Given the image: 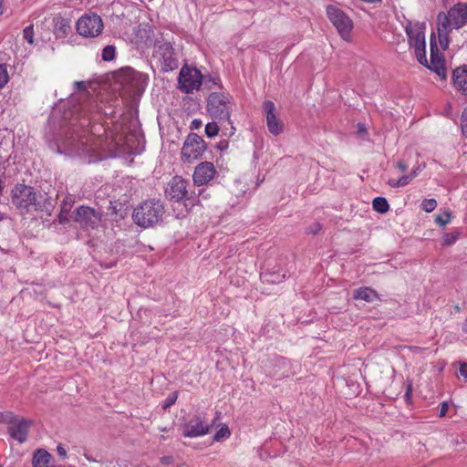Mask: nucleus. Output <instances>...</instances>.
I'll return each mask as SVG.
<instances>
[{
    "instance_id": "f257e3e1",
    "label": "nucleus",
    "mask_w": 467,
    "mask_h": 467,
    "mask_svg": "<svg viewBox=\"0 0 467 467\" xmlns=\"http://www.w3.org/2000/svg\"><path fill=\"white\" fill-rule=\"evenodd\" d=\"M101 113L95 101L75 106L70 120L71 133L64 141V147L70 155L88 158V162L101 160L104 157V139L101 132H105L100 119Z\"/></svg>"
},
{
    "instance_id": "f03ea898",
    "label": "nucleus",
    "mask_w": 467,
    "mask_h": 467,
    "mask_svg": "<svg viewBox=\"0 0 467 467\" xmlns=\"http://www.w3.org/2000/svg\"><path fill=\"white\" fill-rule=\"evenodd\" d=\"M467 24V3L459 2L447 13L437 16V31L441 47L448 48L452 29H460Z\"/></svg>"
},
{
    "instance_id": "7ed1b4c3",
    "label": "nucleus",
    "mask_w": 467,
    "mask_h": 467,
    "mask_svg": "<svg viewBox=\"0 0 467 467\" xmlns=\"http://www.w3.org/2000/svg\"><path fill=\"white\" fill-rule=\"evenodd\" d=\"M207 111L211 118L217 122L232 124L230 119L233 112L232 97L223 92L211 93L207 99ZM231 129L234 130L233 125H231Z\"/></svg>"
},
{
    "instance_id": "20e7f679",
    "label": "nucleus",
    "mask_w": 467,
    "mask_h": 467,
    "mask_svg": "<svg viewBox=\"0 0 467 467\" xmlns=\"http://www.w3.org/2000/svg\"><path fill=\"white\" fill-rule=\"evenodd\" d=\"M164 214V206L159 200H148L140 203L133 212L132 217L140 227H151L158 223Z\"/></svg>"
},
{
    "instance_id": "39448f33",
    "label": "nucleus",
    "mask_w": 467,
    "mask_h": 467,
    "mask_svg": "<svg viewBox=\"0 0 467 467\" xmlns=\"http://www.w3.org/2000/svg\"><path fill=\"white\" fill-rule=\"evenodd\" d=\"M426 24L419 21H407L404 26L408 42L410 47L414 48L415 56L421 65H427L426 42H425Z\"/></svg>"
},
{
    "instance_id": "423d86ee",
    "label": "nucleus",
    "mask_w": 467,
    "mask_h": 467,
    "mask_svg": "<svg viewBox=\"0 0 467 467\" xmlns=\"http://www.w3.org/2000/svg\"><path fill=\"white\" fill-rule=\"evenodd\" d=\"M41 198L42 196L38 197L32 187L25 184H16L12 190V202L20 210H42Z\"/></svg>"
},
{
    "instance_id": "0eeeda50",
    "label": "nucleus",
    "mask_w": 467,
    "mask_h": 467,
    "mask_svg": "<svg viewBox=\"0 0 467 467\" xmlns=\"http://www.w3.org/2000/svg\"><path fill=\"white\" fill-rule=\"evenodd\" d=\"M1 423L7 425L8 434L19 443H25L27 441L29 429L33 425L31 420L16 415L12 411H5Z\"/></svg>"
},
{
    "instance_id": "6e6552de",
    "label": "nucleus",
    "mask_w": 467,
    "mask_h": 467,
    "mask_svg": "<svg viewBox=\"0 0 467 467\" xmlns=\"http://www.w3.org/2000/svg\"><path fill=\"white\" fill-rule=\"evenodd\" d=\"M123 89L130 95L136 96L144 92L149 78L147 75L127 67L118 77Z\"/></svg>"
},
{
    "instance_id": "1a4fd4ad",
    "label": "nucleus",
    "mask_w": 467,
    "mask_h": 467,
    "mask_svg": "<svg viewBox=\"0 0 467 467\" xmlns=\"http://www.w3.org/2000/svg\"><path fill=\"white\" fill-rule=\"evenodd\" d=\"M327 16L329 21L337 28L344 40H349L353 29V22L340 8L336 5L327 6Z\"/></svg>"
},
{
    "instance_id": "9d476101",
    "label": "nucleus",
    "mask_w": 467,
    "mask_h": 467,
    "mask_svg": "<svg viewBox=\"0 0 467 467\" xmlns=\"http://www.w3.org/2000/svg\"><path fill=\"white\" fill-rule=\"evenodd\" d=\"M103 22L99 16L95 13L83 15L76 24L77 32L85 37H96L103 30Z\"/></svg>"
},
{
    "instance_id": "9b49d317",
    "label": "nucleus",
    "mask_w": 467,
    "mask_h": 467,
    "mask_svg": "<svg viewBox=\"0 0 467 467\" xmlns=\"http://www.w3.org/2000/svg\"><path fill=\"white\" fill-rule=\"evenodd\" d=\"M179 88L184 93H192L194 90H199L202 83V73L193 67L183 66L181 68L178 78Z\"/></svg>"
},
{
    "instance_id": "f8f14e48",
    "label": "nucleus",
    "mask_w": 467,
    "mask_h": 467,
    "mask_svg": "<svg viewBox=\"0 0 467 467\" xmlns=\"http://www.w3.org/2000/svg\"><path fill=\"white\" fill-rule=\"evenodd\" d=\"M205 150V142L199 135L191 133L186 138L182 149V159L185 162H192L198 160Z\"/></svg>"
},
{
    "instance_id": "ddd939ff",
    "label": "nucleus",
    "mask_w": 467,
    "mask_h": 467,
    "mask_svg": "<svg viewBox=\"0 0 467 467\" xmlns=\"http://www.w3.org/2000/svg\"><path fill=\"white\" fill-rule=\"evenodd\" d=\"M210 424L206 421L204 416L194 415L184 426L182 435L188 438H196L204 436L210 431Z\"/></svg>"
},
{
    "instance_id": "4468645a",
    "label": "nucleus",
    "mask_w": 467,
    "mask_h": 467,
    "mask_svg": "<svg viewBox=\"0 0 467 467\" xmlns=\"http://www.w3.org/2000/svg\"><path fill=\"white\" fill-rule=\"evenodd\" d=\"M263 109L265 114L269 132L274 136L281 134L284 131V123L277 117L275 103L271 100H265L263 103Z\"/></svg>"
},
{
    "instance_id": "2eb2a0df",
    "label": "nucleus",
    "mask_w": 467,
    "mask_h": 467,
    "mask_svg": "<svg viewBox=\"0 0 467 467\" xmlns=\"http://www.w3.org/2000/svg\"><path fill=\"white\" fill-rule=\"evenodd\" d=\"M76 221L86 229H94L101 221V213L90 207L80 206L76 212Z\"/></svg>"
},
{
    "instance_id": "dca6fc26",
    "label": "nucleus",
    "mask_w": 467,
    "mask_h": 467,
    "mask_svg": "<svg viewBox=\"0 0 467 467\" xmlns=\"http://www.w3.org/2000/svg\"><path fill=\"white\" fill-rule=\"evenodd\" d=\"M188 182L180 176L173 177L165 190L166 196L171 200L179 202L190 199L187 191Z\"/></svg>"
},
{
    "instance_id": "f3484780",
    "label": "nucleus",
    "mask_w": 467,
    "mask_h": 467,
    "mask_svg": "<svg viewBox=\"0 0 467 467\" xmlns=\"http://www.w3.org/2000/svg\"><path fill=\"white\" fill-rule=\"evenodd\" d=\"M216 174L217 171L213 163L210 161H202L195 167L192 180L195 185L202 186L213 181Z\"/></svg>"
},
{
    "instance_id": "a211bd4d",
    "label": "nucleus",
    "mask_w": 467,
    "mask_h": 467,
    "mask_svg": "<svg viewBox=\"0 0 467 467\" xmlns=\"http://www.w3.org/2000/svg\"><path fill=\"white\" fill-rule=\"evenodd\" d=\"M452 84L456 90L463 95H467V65L453 70Z\"/></svg>"
},
{
    "instance_id": "6ab92c4d",
    "label": "nucleus",
    "mask_w": 467,
    "mask_h": 467,
    "mask_svg": "<svg viewBox=\"0 0 467 467\" xmlns=\"http://www.w3.org/2000/svg\"><path fill=\"white\" fill-rule=\"evenodd\" d=\"M51 454L45 449H37L32 459L33 467H55L51 462Z\"/></svg>"
},
{
    "instance_id": "aec40b11",
    "label": "nucleus",
    "mask_w": 467,
    "mask_h": 467,
    "mask_svg": "<svg viewBox=\"0 0 467 467\" xmlns=\"http://www.w3.org/2000/svg\"><path fill=\"white\" fill-rule=\"evenodd\" d=\"M353 298L356 300H363L368 303H372L379 299V295L374 289L368 286H364L354 290Z\"/></svg>"
},
{
    "instance_id": "412c9836",
    "label": "nucleus",
    "mask_w": 467,
    "mask_h": 467,
    "mask_svg": "<svg viewBox=\"0 0 467 467\" xmlns=\"http://www.w3.org/2000/svg\"><path fill=\"white\" fill-rule=\"evenodd\" d=\"M158 53L161 56L165 67L172 69L176 66L173 58L172 47L169 44L160 46Z\"/></svg>"
},
{
    "instance_id": "4be33fe9",
    "label": "nucleus",
    "mask_w": 467,
    "mask_h": 467,
    "mask_svg": "<svg viewBox=\"0 0 467 467\" xmlns=\"http://www.w3.org/2000/svg\"><path fill=\"white\" fill-rule=\"evenodd\" d=\"M419 174L416 171L411 170V171L409 174L403 175V176L400 177L399 179L388 180V184L393 188L404 187V186L408 185Z\"/></svg>"
},
{
    "instance_id": "5701e85b",
    "label": "nucleus",
    "mask_w": 467,
    "mask_h": 467,
    "mask_svg": "<svg viewBox=\"0 0 467 467\" xmlns=\"http://www.w3.org/2000/svg\"><path fill=\"white\" fill-rule=\"evenodd\" d=\"M289 365L288 359L283 357L276 358V378H285L289 376Z\"/></svg>"
},
{
    "instance_id": "b1692460",
    "label": "nucleus",
    "mask_w": 467,
    "mask_h": 467,
    "mask_svg": "<svg viewBox=\"0 0 467 467\" xmlns=\"http://www.w3.org/2000/svg\"><path fill=\"white\" fill-rule=\"evenodd\" d=\"M429 68L435 71L437 75L441 78H446V68L440 59H435L433 57V51L431 50V66Z\"/></svg>"
},
{
    "instance_id": "393cba45",
    "label": "nucleus",
    "mask_w": 467,
    "mask_h": 467,
    "mask_svg": "<svg viewBox=\"0 0 467 467\" xmlns=\"http://www.w3.org/2000/svg\"><path fill=\"white\" fill-rule=\"evenodd\" d=\"M373 209L380 213H385L389 211V205L384 197H376L372 202Z\"/></svg>"
},
{
    "instance_id": "a878e982",
    "label": "nucleus",
    "mask_w": 467,
    "mask_h": 467,
    "mask_svg": "<svg viewBox=\"0 0 467 467\" xmlns=\"http://www.w3.org/2000/svg\"><path fill=\"white\" fill-rule=\"evenodd\" d=\"M231 435L229 427L226 424H222L219 430L215 432L213 440L215 441H223L228 439Z\"/></svg>"
},
{
    "instance_id": "bb28decb",
    "label": "nucleus",
    "mask_w": 467,
    "mask_h": 467,
    "mask_svg": "<svg viewBox=\"0 0 467 467\" xmlns=\"http://www.w3.org/2000/svg\"><path fill=\"white\" fill-rule=\"evenodd\" d=\"M69 28L70 26L69 21L67 19L62 17H58L56 19L55 30L57 33H62L63 35H66Z\"/></svg>"
},
{
    "instance_id": "cd10ccee",
    "label": "nucleus",
    "mask_w": 467,
    "mask_h": 467,
    "mask_svg": "<svg viewBox=\"0 0 467 467\" xmlns=\"http://www.w3.org/2000/svg\"><path fill=\"white\" fill-rule=\"evenodd\" d=\"M460 235V230H454L451 233H446L443 234L442 244L445 245H451L459 239Z\"/></svg>"
},
{
    "instance_id": "c85d7f7f",
    "label": "nucleus",
    "mask_w": 467,
    "mask_h": 467,
    "mask_svg": "<svg viewBox=\"0 0 467 467\" xmlns=\"http://www.w3.org/2000/svg\"><path fill=\"white\" fill-rule=\"evenodd\" d=\"M285 274L276 275V273L274 272V273H265V274H264L262 275V278L265 282L276 284V283H280L285 278Z\"/></svg>"
},
{
    "instance_id": "c756f323",
    "label": "nucleus",
    "mask_w": 467,
    "mask_h": 467,
    "mask_svg": "<svg viewBox=\"0 0 467 467\" xmlns=\"http://www.w3.org/2000/svg\"><path fill=\"white\" fill-rule=\"evenodd\" d=\"M115 53H116V49H115L114 46H111V45L107 46L102 50V54H101L102 59L104 61H111L115 57Z\"/></svg>"
},
{
    "instance_id": "7c9ffc66",
    "label": "nucleus",
    "mask_w": 467,
    "mask_h": 467,
    "mask_svg": "<svg viewBox=\"0 0 467 467\" xmlns=\"http://www.w3.org/2000/svg\"><path fill=\"white\" fill-rule=\"evenodd\" d=\"M9 78L7 66L0 64V90L8 83Z\"/></svg>"
},
{
    "instance_id": "2f4dec72",
    "label": "nucleus",
    "mask_w": 467,
    "mask_h": 467,
    "mask_svg": "<svg viewBox=\"0 0 467 467\" xmlns=\"http://www.w3.org/2000/svg\"><path fill=\"white\" fill-rule=\"evenodd\" d=\"M437 207V201L435 199H424L420 204V208L426 213H431Z\"/></svg>"
},
{
    "instance_id": "473e14b6",
    "label": "nucleus",
    "mask_w": 467,
    "mask_h": 467,
    "mask_svg": "<svg viewBox=\"0 0 467 467\" xmlns=\"http://www.w3.org/2000/svg\"><path fill=\"white\" fill-rule=\"evenodd\" d=\"M219 132V126L216 121H212L206 124L205 126V134L209 138H213L216 136Z\"/></svg>"
},
{
    "instance_id": "72a5a7b5",
    "label": "nucleus",
    "mask_w": 467,
    "mask_h": 467,
    "mask_svg": "<svg viewBox=\"0 0 467 467\" xmlns=\"http://www.w3.org/2000/svg\"><path fill=\"white\" fill-rule=\"evenodd\" d=\"M451 213L449 212H443L442 213L437 215L436 217V223H439L441 226H445L447 223L451 222Z\"/></svg>"
},
{
    "instance_id": "f704fd0d",
    "label": "nucleus",
    "mask_w": 467,
    "mask_h": 467,
    "mask_svg": "<svg viewBox=\"0 0 467 467\" xmlns=\"http://www.w3.org/2000/svg\"><path fill=\"white\" fill-rule=\"evenodd\" d=\"M178 399V392L174 391L168 395V397L165 399L164 403L162 405V408L164 410L168 409L171 405H173Z\"/></svg>"
},
{
    "instance_id": "c9c22d12",
    "label": "nucleus",
    "mask_w": 467,
    "mask_h": 467,
    "mask_svg": "<svg viewBox=\"0 0 467 467\" xmlns=\"http://www.w3.org/2000/svg\"><path fill=\"white\" fill-rule=\"evenodd\" d=\"M23 36L24 38L29 43L33 44L34 42V29L32 26H26L23 30Z\"/></svg>"
},
{
    "instance_id": "e433bc0d",
    "label": "nucleus",
    "mask_w": 467,
    "mask_h": 467,
    "mask_svg": "<svg viewBox=\"0 0 467 467\" xmlns=\"http://www.w3.org/2000/svg\"><path fill=\"white\" fill-rule=\"evenodd\" d=\"M461 120L462 132L467 137V108L463 110Z\"/></svg>"
},
{
    "instance_id": "4c0bfd02",
    "label": "nucleus",
    "mask_w": 467,
    "mask_h": 467,
    "mask_svg": "<svg viewBox=\"0 0 467 467\" xmlns=\"http://www.w3.org/2000/svg\"><path fill=\"white\" fill-rule=\"evenodd\" d=\"M459 377L467 379V363H462L459 368Z\"/></svg>"
},
{
    "instance_id": "58836bf2",
    "label": "nucleus",
    "mask_w": 467,
    "mask_h": 467,
    "mask_svg": "<svg viewBox=\"0 0 467 467\" xmlns=\"http://www.w3.org/2000/svg\"><path fill=\"white\" fill-rule=\"evenodd\" d=\"M321 230V224L319 223H315L308 230L307 233L316 234Z\"/></svg>"
},
{
    "instance_id": "ea45409f",
    "label": "nucleus",
    "mask_w": 467,
    "mask_h": 467,
    "mask_svg": "<svg viewBox=\"0 0 467 467\" xmlns=\"http://www.w3.org/2000/svg\"><path fill=\"white\" fill-rule=\"evenodd\" d=\"M426 167L425 162H417L414 167L412 168V171H416L418 174H420Z\"/></svg>"
},
{
    "instance_id": "a19ab883",
    "label": "nucleus",
    "mask_w": 467,
    "mask_h": 467,
    "mask_svg": "<svg viewBox=\"0 0 467 467\" xmlns=\"http://www.w3.org/2000/svg\"><path fill=\"white\" fill-rule=\"evenodd\" d=\"M449 405L447 402H442L440 409V417H444L448 411Z\"/></svg>"
},
{
    "instance_id": "79ce46f5",
    "label": "nucleus",
    "mask_w": 467,
    "mask_h": 467,
    "mask_svg": "<svg viewBox=\"0 0 467 467\" xmlns=\"http://www.w3.org/2000/svg\"><path fill=\"white\" fill-rule=\"evenodd\" d=\"M396 167L402 172L406 171L408 169L407 163L401 160L397 162Z\"/></svg>"
},
{
    "instance_id": "37998d69",
    "label": "nucleus",
    "mask_w": 467,
    "mask_h": 467,
    "mask_svg": "<svg viewBox=\"0 0 467 467\" xmlns=\"http://www.w3.org/2000/svg\"><path fill=\"white\" fill-rule=\"evenodd\" d=\"M161 462L165 465H169L173 462V458L171 456H163L161 458Z\"/></svg>"
},
{
    "instance_id": "c03bdc74",
    "label": "nucleus",
    "mask_w": 467,
    "mask_h": 467,
    "mask_svg": "<svg viewBox=\"0 0 467 467\" xmlns=\"http://www.w3.org/2000/svg\"><path fill=\"white\" fill-rule=\"evenodd\" d=\"M57 451L58 455L61 457H65L67 455V451L61 444L57 446Z\"/></svg>"
},
{
    "instance_id": "a18cd8bd",
    "label": "nucleus",
    "mask_w": 467,
    "mask_h": 467,
    "mask_svg": "<svg viewBox=\"0 0 467 467\" xmlns=\"http://www.w3.org/2000/svg\"><path fill=\"white\" fill-rule=\"evenodd\" d=\"M74 85L79 90H84L86 88V83L84 81H77Z\"/></svg>"
},
{
    "instance_id": "49530a36",
    "label": "nucleus",
    "mask_w": 467,
    "mask_h": 467,
    "mask_svg": "<svg viewBox=\"0 0 467 467\" xmlns=\"http://www.w3.org/2000/svg\"><path fill=\"white\" fill-rule=\"evenodd\" d=\"M358 132L363 134L366 132V127L364 124L358 123Z\"/></svg>"
},
{
    "instance_id": "de8ad7c7",
    "label": "nucleus",
    "mask_w": 467,
    "mask_h": 467,
    "mask_svg": "<svg viewBox=\"0 0 467 467\" xmlns=\"http://www.w3.org/2000/svg\"><path fill=\"white\" fill-rule=\"evenodd\" d=\"M201 125H202V121L198 120V119H194L192 122V127L195 128V129H198Z\"/></svg>"
},
{
    "instance_id": "09e8293b",
    "label": "nucleus",
    "mask_w": 467,
    "mask_h": 467,
    "mask_svg": "<svg viewBox=\"0 0 467 467\" xmlns=\"http://www.w3.org/2000/svg\"><path fill=\"white\" fill-rule=\"evenodd\" d=\"M264 449L263 448H259L258 449V455L261 459H265V452H263Z\"/></svg>"
},
{
    "instance_id": "8fccbe9b",
    "label": "nucleus",
    "mask_w": 467,
    "mask_h": 467,
    "mask_svg": "<svg viewBox=\"0 0 467 467\" xmlns=\"http://www.w3.org/2000/svg\"><path fill=\"white\" fill-rule=\"evenodd\" d=\"M264 449L263 448H259L258 449V455L261 459H265V452H263Z\"/></svg>"
},
{
    "instance_id": "3c124183",
    "label": "nucleus",
    "mask_w": 467,
    "mask_h": 467,
    "mask_svg": "<svg viewBox=\"0 0 467 467\" xmlns=\"http://www.w3.org/2000/svg\"><path fill=\"white\" fill-rule=\"evenodd\" d=\"M4 13V0H0V16Z\"/></svg>"
},
{
    "instance_id": "603ef678",
    "label": "nucleus",
    "mask_w": 467,
    "mask_h": 467,
    "mask_svg": "<svg viewBox=\"0 0 467 467\" xmlns=\"http://www.w3.org/2000/svg\"><path fill=\"white\" fill-rule=\"evenodd\" d=\"M462 331L467 333V317L464 323L462 324Z\"/></svg>"
},
{
    "instance_id": "864d4df0",
    "label": "nucleus",
    "mask_w": 467,
    "mask_h": 467,
    "mask_svg": "<svg viewBox=\"0 0 467 467\" xmlns=\"http://www.w3.org/2000/svg\"><path fill=\"white\" fill-rule=\"evenodd\" d=\"M4 414H5V412H1V411H0V423H1V422L3 421V420H4Z\"/></svg>"
},
{
    "instance_id": "5fc2aeb1",
    "label": "nucleus",
    "mask_w": 467,
    "mask_h": 467,
    "mask_svg": "<svg viewBox=\"0 0 467 467\" xmlns=\"http://www.w3.org/2000/svg\"><path fill=\"white\" fill-rule=\"evenodd\" d=\"M412 348H413L414 350L419 349V348H417V347H413Z\"/></svg>"
}]
</instances>
